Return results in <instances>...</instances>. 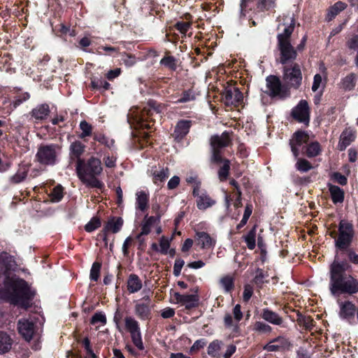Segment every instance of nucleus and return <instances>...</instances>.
Listing matches in <instances>:
<instances>
[{
	"label": "nucleus",
	"instance_id": "6e6d98bb",
	"mask_svg": "<svg viewBox=\"0 0 358 358\" xmlns=\"http://www.w3.org/2000/svg\"><path fill=\"white\" fill-rule=\"evenodd\" d=\"M322 77L320 74H316L313 78L312 90L316 92L322 85H323Z\"/></svg>",
	"mask_w": 358,
	"mask_h": 358
},
{
	"label": "nucleus",
	"instance_id": "37998d69",
	"mask_svg": "<svg viewBox=\"0 0 358 358\" xmlns=\"http://www.w3.org/2000/svg\"><path fill=\"white\" fill-rule=\"evenodd\" d=\"M230 169V162L228 159L223 160V164L218 171V177L221 181L226 180Z\"/></svg>",
	"mask_w": 358,
	"mask_h": 358
},
{
	"label": "nucleus",
	"instance_id": "c756f323",
	"mask_svg": "<svg viewBox=\"0 0 358 358\" xmlns=\"http://www.w3.org/2000/svg\"><path fill=\"white\" fill-rule=\"evenodd\" d=\"M142 288V282L138 275L131 274L127 280V289L130 293L138 292Z\"/></svg>",
	"mask_w": 358,
	"mask_h": 358
},
{
	"label": "nucleus",
	"instance_id": "ea45409f",
	"mask_svg": "<svg viewBox=\"0 0 358 358\" xmlns=\"http://www.w3.org/2000/svg\"><path fill=\"white\" fill-rule=\"evenodd\" d=\"M322 149L318 142H313L308 144L306 149V155L308 157H314L321 153Z\"/></svg>",
	"mask_w": 358,
	"mask_h": 358
},
{
	"label": "nucleus",
	"instance_id": "c85d7f7f",
	"mask_svg": "<svg viewBox=\"0 0 358 358\" xmlns=\"http://www.w3.org/2000/svg\"><path fill=\"white\" fill-rule=\"evenodd\" d=\"M136 208L141 211H145L148 208V201H149V195L144 191L137 192L136 194Z\"/></svg>",
	"mask_w": 358,
	"mask_h": 358
},
{
	"label": "nucleus",
	"instance_id": "f257e3e1",
	"mask_svg": "<svg viewBox=\"0 0 358 358\" xmlns=\"http://www.w3.org/2000/svg\"><path fill=\"white\" fill-rule=\"evenodd\" d=\"M347 268L348 265L343 262L334 261L331 265L329 289L333 294H352L358 292V281L345 273Z\"/></svg>",
	"mask_w": 358,
	"mask_h": 358
},
{
	"label": "nucleus",
	"instance_id": "cd10ccee",
	"mask_svg": "<svg viewBox=\"0 0 358 358\" xmlns=\"http://www.w3.org/2000/svg\"><path fill=\"white\" fill-rule=\"evenodd\" d=\"M196 207L201 210H205L213 206L215 201L208 195L202 194L196 199Z\"/></svg>",
	"mask_w": 358,
	"mask_h": 358
},
{
	"label": "nucleus",
	"instance_id": "4be33fe9",
	"mask_svg": "<svg viewBox=\"0 0 358 358\" xmlns=\"http://www.w3.org/2000/svg\"><path fill=\"white\" fill-rule=\"evenodd\" d=\"M266 87L271 96H276L280 94L282 85L280 79L275 76H270L266 78Z\"/></svg>",
	"mask_w": 358,
	"mask_h": 358
},
{
	"label": "nucleus",
	"instance_id": "c9c22d12",
	"mask_svg": "<svg viewBox=\"0 0 358 358\" xmlns=\"http://www.w3.org/2000/svg\"><path fill=\"white\" fill-rule=\"evenodd\" d=\"M346 8V4L342 1H338L329 8L327 19L329 21L333 20L340 12Z\"/></svg>",
	"mask_w": 358,
	"mask_h": 358
},
{
	"label": "nucleus",
	"instance_id": "7c9ffc66",
	"mask_svg": "<svg viewBox=\"0 0 358 358\" xmlns=\"http://www.w3.org/2000/svg\"><path fill=\"white\" fill-rule=\"evenodd\" d=\"M340 308V315L343 318L353 317L356 310L355 306L350 301L341 303Z\"/></svg>",
	"mask_w": 358,
	"mask_h": 358
},
{
	"label": "nucleus",
	"instance_id": "bf43d9fd",
	"mask_svg": "<svg viewBox=\"0 0 358 358\" xmlns=\"http://www.w3.org/2000/svg\"><path fill=\"white\" fill-rule=\"evenodd\" d=\"M206 344V342L204 339H199L194 342L193 345L190 348V352L192 353L197 352L200 349L203 348Z\"/></svg>",
	"mask_w": 358,
	"mask_h": 358
},
{
	"label": "nucleus",
	"instance_id": "338daca9",
	"mask_svg": "<svg viewBox=\"0 0 358 358\" xmlns=\"http://www.w3.org/2000/svg\"><path fill=\"white\" fill-rule=\"evenodd\" d=\"M347 45L350 49H355L358 48V36H353L347 42Z\"/></svg>",
	"mask_w": 358,
	"mask_h": 358
},
{
	"label": "nucleus",
	"instance_id": "39448f33",
	"mask_svg": "<svg viewBox=\"0 0 358 358\" xmlns=\"http://www.w3.org/2000/svg\"><path fill=\"white\" fill-rule=\"evenodd\" d=\"M58 151L57 145H41L36 154V160L42 165H53L56 162Z\"/></svg>",
	"mask_w": 358,
	"mask_h": 358
},
{
	"label": "nucleus",
	"instance_id": "f03ea898",
	"mask_svg": "<svg viewBox=\"0 0 358 358\" xmlns=\"http://www.w3.org/2000/svg\"><path fill=\"white\" fill-rule=\"evenodd\" d=\"M4 296L10 303L27 308L34 294L22 279L6 276L4 282Z\"/></svg>",
	"mask_w": 358,
	"mask_h": 358
},
{
	"label": "nucleus",
	"instance_id": "e433bc0d",
	"mask_svg": "<svg viewBox=\"0 0 358 358\" xmlns=\"http://www.w3.org/2000/svg\"><path fill=\"white\" fill-rule=\"evenodd\" d=\"M223 344L218 340L213 341L208 347V354L214 357H220Z\"/></svg>",
	"mask_w": 358,
	"mask_h": 358
},
{
	"label": "nucleus",
	"instance_id": "79ce46f5",
	"mask_svg": "<svg viewBox=\"0 0 358 358\" xmlns=\"http://www.w3.org/2000/svg\"><path fill=\"white\" fill-rule=\"evenodd\" d=\"M0 259L2 261L3 266L5 268V273L12 270L15 266V262L13 257L8 255L7 254L1 255Z\"/></svg>",
	"mask_w": 358,
	"mask_h": 358
},
{
	"label": "nucleus",
	"instance_id": "7ed1b4c3",
	"mask_svg": "<svg viewBox=\"0 0 358 358\" xmlns=\"http://www.w3.org/2000/svg\"><path fill=\"white\" fill-rule=\"evenodd\" d=\"M76 169L78 178L85 185L97 188L103 187V183L97 178L103 171L99 158L91 157L87 162L84 159L77 160Z\"/></svg>",
	"mask_w": 358,
	"mask_h": 358
},
{
	"label": "nucleus",
	"instance_id": "864d4df0",
	"mask_svg": "<svg viewBox=\"0 0 358 358\" xmlns=\"http://www.w3.org/2000/svg\"><path fill=\"white\" fill-rule=\"evenodd\" d=\"M195 99V96L192 92L189 90L184 92L182 97L175 101V103H186Z\"/></svg>",
	"mask_w": 358,
	"mask_h": 358
},
{
	"label": "nucleus",
	"instance_id": "3c124183",
	"mask_svg": "<svg viewBox=\"0 0 358 358\" xmlns=\"http://www.w3.org/2000/svg\"><path fill=\"white\" fill-rule=\"evenodd\" d=\"M160 64L172 70H174L176 68V59L172 56L164 57L161 59Z\"/></svg>",
	"mask_w": 358,
	"mask_h": 358
},
{
	"label": "nucleus",
	"instance_id": "473e14b6",
	"mask_svg": "<svg viewBox=\"0 0 358 358\" xmlns=\"http://www.w3.org/2000/svg\"><path fill=\"white\" fill-rule=\"evenodd\" d=\"M85 145L81 142L76 141L70 145L71 157H75L77 160L82 159L80 156L84 153Z\"/></svg>",
	"mask_w": 358,
	"mask_h": 358
},
{
	"label": "nucleus",
	"instance_id": "e2e57ef3",
	"mask_svg": "<svg viewBox=\"0 0 358 358\" xmlns=\"http://www.w3.org/2000/svg\"><path fill=\"white\" fill-rule=\"evenodd\" d=\"M174 315H175L174 309L172 308H170V307L164 308L161 311V316L164 319L173 317L174 316Z\"/></svg>",
	"mask_w": 358,
	"mask_h": 358
},
{
	"label": "nucleus",
	"instance_id": "dca6fc26",
	"mask_svg": "<svg viewBox=\"0 0 358 358\" xmlns=\"http://www.w3.org/2000/svg\"><path fill=\"white\" fill-rule=\"evenodd\" d=\"M18 331L24 340L29 341L34 334V324L27 319L20 320L18 322Z\"/></svg>",
	"mask_w": 358,
	"mask_h": 358
},
{
	"label": "nucleus",
	"instance_id": "09e8293b",
	"mask_svg": "<svg viewBox=\"0 0 358 358\" xmlns=\"http://www.w3.org/2000/svg\"><path fill=\"white\" fill-rule=\"evenodd\" d=\"M101 264L99 262H94L90 270V279L94 281H97L99 278Z\"/></svg>",
	"mask_w": 358,
	"mask_h": 358
},
{
	"label": "nucleus",
	"instance_id": "6e6552de",
	"mask_svg": "<svg viewBox=\"0 0 358 358\" xmlns=\"http://www.w3.org/2000/svg\"><path fill=\"white\" fill-rule=\"evenodd\" d=\"M339 234L336 240V245L340 249H345L350 243L353 236L352 224L347 221L341 220L339 223Z\"/></svg>",
	"mask_w": 358,
	"mask_h": 358
},
{
	"label": "nucleus",
	"instance_id": "a19ab883",
	"mask_svg": "<svg viewBox=\"0 0 358 358\" xmlns=\"http://www.w3.org/2000/svg\"><path fill=\"white\" fill-rule=\"evenodd\" d=\"M256 227L253 228L243 237L247 247L250 250H253L256 245Z\"/></svg>",
	"mask_w": 358,
	"mask_h": 358
},
{
	"label": "nucleus",
	"instance_id": "13d9d810",
	"mask_svg": "<svg viewBox=\"0 0 358 358\" xmlns=\"http://www.w3.org/2000/svg\"><path fill=\"white\" fill-rule=\"evenodd\" d=\"M191 27V24L187 22H180L176 24V29L182 34H185Z\"/></svg>",
	"mask_w": 358,
	"mask_h": 358
},
{
	"label": "nucleus",
	"instance_id": "774afa93",
	"mask_svg": "<svg viewBox=\"0 0 358 358\" xmlns=\"http://www.w3.org/2000/svg\"><path fill=\"white\" fill-rule=\"evenodd\" d=\"M212 152H213V155H212V161L213 162H217H217H223L224 159H222L219 149L212 150Z\"/></svg>",
	"mask_w": 358,
	"mask_h": 358
},
{
	"label": "nucleus",
	"instance_id": "2eb2a0df",
	"mask_svg": "<svg viewBox=\"0 0 358 358\" xmlns=\"http://www.w3.org/2000/svg\"><path fill=\"white\" fill-rule=\"evenodd\" d=\"M192 125L191 120H179L174 129L172 136L175 141L180 142L182 141L189 133V129Z\"/></svg>",
	"mask_w": 358,
	"mask_h": 358
},
{
	"label": "nucleus",
	"instance_id": "49530a36",
	"mask_svg": "<svg viewBox=\"0 0 358 358\" xmlns=\"http://www.w3.org/2000/svg\"><path fill=\"white\" fill-rule=\"evenodd\" d=\"M252 329L258 333H269L271 331V327L262 322L258 321L254 324Z\"/></svg>",
	"mask_w": 358,
	"mask_h": 358
},
{
	"label": "nucleus",
	"instance_id": "20e7f679",
	"mask_svg": "<svg viewBox=\"0 0 358 358\" xmlns=\"http://www.w3.org/2000/svg\"><path fill=\"white\" fill-rule=\"evenodd\" d=\"M114 322L120 332L125 331L130 334L133 343L138 350H143L144 349L141 329L137 320L131 316H127L124 317L122 323V314L117 311L114 316Z\"/></svg>",
	"mask_w": 358,
	"mask_h": 358
},
{
	"label": "nucleus",
	"instance_id": "1a4fd4ad",
	"mask_svg": "<svg viewBox=\"0 0 358 358\" xmlns=\"http://www.w3.org/2000/svg\"><path fill=\"white\" fill-rule=\"evenodd\" d=\"M160 117L161 115L157 108L150 106L149 108H145L142 110L141 117L136 115L134 118L139 127L150 129L152 127V125H150L148 121L154 122Z\"/></svg>",
	"mask_w": 358,
	"mask_h": 358
},
{
	"label": "nucleus",
	"instance_id": "f8f14e48",
	"mask_svg": "<svg viewBox=\"0 0 358 358\" xmlns=\"http://www.w3.org/2000/svg\"><path fill=\"white\" fill-rule=\"evenodd\" d=\"M233 317L229 313H227L224 317V326L233 330H237L238 328V323L242 320L243 314L241 311V306L240 304H236L232 310Z\"/></svg>",
	"mask_w": 358,
	"mask_h": 358
},
{
	"label": "nucleus",
	"instance_id": "2f4dec72",
	"mask_svg": "<svg viewBox=\"0 0 358 358\" xmlns=\"http://www.w3.org/2000/svg\"><path fill=\"white\" fill-rule=\"evenodd\" d=\"M262 317L264 320L276 325H280L282 322V319L277 313L267 308L263 310Z\"/></svg>",
	"mask_w": 358,
	"mask_h": 358
},
{
	"label": "nucleus",
	"instance_id": "a18cd8bd",
	"mask_svg": "<svg viewBox=\"0 0 358 358\" xmlns=\"http://www.w3.org/2000/svg\"><path fill=\"white\" fill-rule=\"evenodd\" d=\"M296 168L301 172H307L313 169V166L307 159L299 158L296 163Z\"/></svg>",
	"mask_w": 358,
	"mask_h": 358
},
{
	"label": "nucleus",
	"instance_id": "b1692460",
	"mask_svg": "<svg viewBox=\"0 0 358 358\" xmlns=\"http://www.w3.org/2000/svg\"><path fill=\"white\" fill-rule=\"evenodd\" d=\"M123 225V220L120 217H113L108 220L103 228L105 235L108 233L119 232Z\"/></svg>",
	"mask_w": 358,
	"mask_h": 358
},
{
	"label": "nucleus",
	"instance_id": "6ab92c4d",
	"mask_svg": "<svg viewBox=\"0 0 358 358\" xmlns=\"http://www.w3.org/2000/svg\"><path fill=\"white\" fill-rule=\"evenodd\" d=\"M170 172L168 167L159 166L153 167L150 176L153 182L157 185H161L169 176Z\"/></svg>",
	"mask_w": 358,
	"mask_h": 358
},
{
	"label": "nucleus",
	"instance_id": "de8ad7c7",
	"mask_svg": "<svg viewBox=\"0 0 358 358\" xmlns=\"http://www.w3.org/2000/svg\"><path fill=\"white\" fill-rule=\"evenodd\" d=\"M101 226V221L98 217H92L90 221L85 226V229L87 232H92Z\"/></svg>",
	"mask_w": 358,
	"mask_h": 358
},
{
	"label": "nucleus",
	"instance_id": "4468645a",
	"mask_svg": "<svg viewBox=\"0 0 358 358\" xmlns=\"http://www.w3.org/2000/svg\"><path fill=\"white\" fill-rule=\"evenodd\" d=\"M308 140L309 135L306 131H297L293 134L292 138L290 139L289 144L292 152L295 157H298L299 155V147L307 143Z\"/></svg>",
	"mask_w": 358,
	"mask_h": 358
},
{
	"label": "nucleus",
	"instance_id": "5fc2aeb1",
	"mask_svg": "<svg viewBox=\"0 0 358 358\" xmlns=\"http://www.w3.org/2000/svg\"><path fill=\"white\" fill-rule=\"evenodd\" d=\"M52 200L54 201H59L63 197V189L61 186L55 187L52 193Z\"/></svg>",
	"mask_w": 358,
	"mask_h": 358
},
{
	"label": "nucleus",
	"instance_id": "5701e85b",
	"mask_svg": "<svg viewBox=\"0 0 358 358\" xmlns=\"http://www.w3.org/2000/svg\"><path fill=\"white\" fill-rule=\"evenodd\" d=\"M289 347V342L285 337H278L273 340L266 345L264 349L269 352L281 351L287 349Z\"/></svg>",
	"mask_w": 358,
	"mask_h": 358
},
{
	"label": "nucleus",
	"instance_id": "603ef678",
	"mask_svg": "<svg viewBox=\"0 0 358 358\" xmlns=\"http://www.w3.org/2000/svg\"><path fill=\"white\" fill-rule=\"evenodd\" d=\"M96 323H100L102 325L106 324V317L102 313H96L91 319V324H95Z\"/></svg>",
	"mask_w": 358,
	"mask_h": 358
},
{
	"label": "nucleus",
	"instance_id": "58836bf2",
	"mask_svg": "<svg viewBox=\"0 0 358 358\" xmlns=\"http://www.w3.org/2000/svg\"><path fill=\"white\" fill-rule=\"evenodd\" d=\"M170 241L167 237L162 236L159 240V252L162 254L166 255L169 254L171 256H173L175 255V250L171 249L169 251L170 248Z\"/></svg>",
	"mask_w": 358,
	"mask_h": 358
},
{
	"label": "nucleus",
	"instance_id": "aec40b11",
	"mask_svg": "<svg viewBox=\"0 0 358 358\" xmlns=\"http://www.w3.org/2000/svg\"><path fill=\"white\" fill-rule=\"evenodd\" d=\"M356 138V132L351 129H345L341 134L337 145L340 151L346 149Z\"/></svg>",
	"mask_w": 358,
	"mask_h": 358
},
{
	"label": "nucleus",
	"instance_id": "8fccbe9b",
	"mask_svg": "<svg viewBox=\"0 0 358 358\" xmlns=\"http://www.w3.org/2000/svg\"><path fill=\"white\" fill-rule=\"evenodd\" d=\"M292 23L289 26L284 29L283 33L278 35V41H280V36L286 41H290V36L294 31V24L293 20H291Z\"/></svg>",
	"mask_w": 358,
	"mask_h": 358
},
{
	"label": "nucleus",
	"instance_id": "0e129e2a",
	"mask_svg": "<svg viewBox=\"0 0 358 358\" xmlns=\"http://www.w3.org/2000/svg\"><path fill=\"white\" fill-rule=\"evenodd\" d=\"M253 293L252 287L247 285L244 287V291L243 294V299L245 301H248L252 296Z\"/></svg>",
	"mask_w": 358,
	"mask_h": 358
},
{
	"label": "nucleus",
	"instance_id": "bb28decb",
	"mask_svg": "<svg viewBox=\"0 0 358 358\" xmlns=\"http://www.w3.org/2000/svg\"><path fill=\"white\" fill-rule=\"evenodd\" d=\"M329 191L334 203H343L344 200V192L339 187L329 184Z\"/></svg>",
	"mask_w": 358,
	"mask_h": 358
},
{
	"label": "nucleus",
	"instance_id": "680f3d73",
	"mask_svg": "<svg viewBox=\"0 0 358 358\" xmlns=\"http://www.w3.org/2000/svg\"><path fill=\"white\" fill-rule=\"evenodd\" d=\"M103 162L106 167L114 168L116 166V157L114 156L105 157Z\"/></svg>",
	"mask_w": 358,
	"mask_h": 358
},
{
	"label": "nucleus",
	"instance_id": "052dcab7",
	"mask_svg": "<svg viewBox=\"0 0 358 358\" xmlns=\"http://www.w3.org/2000/svg\"><path fill=\"white\" fill-rule=\"evenodd\" d=\"M180 181V178L177 176H174L169 180L167 183V187L169 189H174L179 185Z\"/></svg>",
	"mask_w": 358,
	"mask_h": 358
},
{
	"label": "nucleus",
	"instance_id": "0eeeda50",
	"mask_svg": "<svg viewBox=\"0 0 358 358\" xmlns=\"http://www.w3.org/2000/svg\"><path fill=\"white\" fill-rule=\"evenodd\" d=\"M192 294H181L178 292H174L171 295V302L183 306L188 310L196 308L199 302L198 288H195Z\"/></svg>",
	"mask_w": 358,
	"mask_h": 358
},
{
	"label": "nucleus",
	"instance_id": "4d7b16f0",
	"mask_svg": "<svg viewBox=\"0 0 358 358\" xmlns=\"http://www.w3.org/2000/svg\"><path fill=\"white\" fill-rule=\"evenodd\" d=\"M185 264L184 260L182 259H176L173 266V274L178 276L180 274L182 268Z\"/></svg>",
	"mask_w": 358,
	"mask_h": 358
},
{
	"label": "nucleus",
	"instance_id": "69168bd1",
	"mask_svg": "<svg viewBox=\"0 0 358 358\" xmlns=\"http://www.w3.org/2000/svg\"><path fill=\"white\" fill-rule=\"evenodd\" d=\"M273 6V0H259L258 3V6L261 9H269Z\"/></svg>",
	"mask_w": 358,
	"mask_h": 358
},
{
	"label": "nucleus",
	"instance_id": "393cba45",
	"mask_svg": "<svg viewBox=\"0 0 358 358\" xmlns=\"http://www.w3.org/2000/svg\"><path fill=\"white\" fill-rule=\"evenodd\" d=\"M159 222V218L154 216H145L142 224H141V231L140 234L137 236L138 238H140L141 236L148 235L152 227Z\"/></svg>",
	"mask_w": 358,
	"mask_h": 358
},
{
	"label": "nucleus",
	"instance_id": "4c0bfd02",
	"mask_svg": "<svg viewBox=\"0 0 358 358\" xmlns=\"http://www.w3.org/2000/svg\"><path fill=\"white\" fill-rule=\"evenodd\" d=\"M356 76L354 73L346 76L341 83V87L344 90H351L355 86Z\"/></svg>",
	"mask_w": 358,
	"mask_h": 358
},
{
	"label": "nucleus",
	"instance_id": "f704fd0d",
	"mask_svg": "<svg viewBox=\"0 0 358 358\" xmlns=\"http://www.w3.org/2000/svg\"><path fill=\"white\" fill-rule=\"evenodd\" d=\"M219 284L224 292H231L234 289V278L231 275H225L220 279Z\"/></svg>",
	"mask_w": 358,
	"mask_h": 358
},
{
	"label": "nucleus",
	"instance_id": "a878e982",
	"mask_svg": "<svg viewBox=\"0 0 358 358\" xmlns=\"http://www.w3.org/2000/svg\"><path fill=\"white\" fill-rule=\"evenodd\" d=\"M49 113V106L46 103H43L34 108L31 112V115L36 120H42L46 118Z\"/></svg>",
	"mask_w": 358,
	"mask_h": 358
},
{
	"label": "nucleus",
	"instance_id": "ddd939ff",
	"mask_svg": "<svg viewBox=\"0 0 358 358\" xmlns=\"http://www.w3.org/2000/svg\"><path fill=\"white\" fill-rule=\"evenodd\" d=\"M223 101L227 106H237L241 103L243 96L236 87H228L222 95Z\"/></svg>",
	"mask_w": 358,
	"mask_h": 358
},
{
	"label": "nucleus",
	"instance_id": "c03bdc74",
	"mask_svg": "<svg viewBox=\"0 0 358 358\" xmlns=\"http://www.w3.org/2000/svg\"><path fill=\"white\" fill-rule=\"evenodd\" d=\"M80 129L82 131L81 134L79 135L80 138H85L87 136H91L92 132V127L91 124H90L86 121H81L80 123Z\"/></svg>",
	"mask_w": 358,
	"mask_h": 358
},
{
	"label": "nucleus",
	"instance_id": "423d86ee",
	"mask_svg": "<svg viewBox=\"0 0 358 358\" xmlns=\"http://www.w3.org/2000/svg\"><path fill=\"white\" fill-rule=\"evenodd\" d=\"M282 80L287 87L294 89L299 88L302 83V73L299 65L293 63L289 66H285Z\"/></svg>",
	"mask_w": 358,
	"mask_h": 358
},
{
	"label": "nucleus",
	"instance_id": "72a5a7b5",
	"mask_svg": "<svg viewBox=\"0 0 358 358\" xmlns=\"http://www.w3.org/2000/svg\"><path fill=\"white\" fill-rule=\"evenodd\" d=\"M13 341L5 332L0 331V354L8 352L12 346Z\"/></svg>",
	"mask_w": 358,
	"mask_h": 358
},
{
	"label": "nucleus",
	"instance_id": "a211bd4d",
	"mask_svg": "<svg viewBox=\"0 0 358 358\" xmlns=\"http://www.w3.org/2000/svg\"><path fill=\"white\" fill-rule=\"evenodd\" d=\"M143 302H137L135 306V313L141 320L148 319L150 315V299L149 296L143 298Z\"/></svg>",
	"mask_w": 358,
	"mask_h": 358
},
{
	"label": "nucleus",
	"instance_id": "9d476101",
	"mask_svg": "<svg viewBox=\"0 0 358 358\" xmlns=\"http://www.w3.org/2000/svg\"><path fill=\"white\" fill-rule=\"evenodd\" d=\"M278 45L280 52V63L285 64L287 61L294 60L296 58L297 52L290 41H286L280 36Z\"/></svg>",
	"mask_w": 358,
	"mask_h": 358
},
{
	"label": "nucleus",
	"instance_id": "f3484780",
	"mask_svg": "<svg viewBox=\"0 0 358 358\" xmlns=\"http://www.w3.org/2000/svg\"><path fill=\"white\" fill-rule=\"evenodd\" d=\"M195 241L201 249L213 248L216 240L210 234L204 231H196L195 235Z\"/></svg>",
	"mask_w": 358,
	"mask_h": 358
},
{
	"label": "nucleus",
	"instance_id": "412c9836",
	"mask_svg": "<svg viewBox=\"0 0 358 358\" xmlns=\"http://www.w3.org/2000/svg\"><path fill=\"white\" fill-rule=\"evenodd\" d=\"M229 133L224 131L220 136L215 135L211 136L210 143L212 150L220 149L227 147L230 143Z\"/></svg>",
	"mask_w": 358,
	"mask_h": 358
},
{
	"label": "nucleus",
	"instance_id": "9b49d317",
	"mask_svg": "<svg viewBox=\"0 0 358 358\" xmlns=\"http://www.w3.org/2000/svg\"><path fill=\"white\" fill-rule=\"evenodd\" d=\"M292 116L299 122L308 125L310 122V108L306 100H301L292 109Z\"/></svg>",
	"mask_w": 358,
	"mask_h": 358
}]
</instances>
